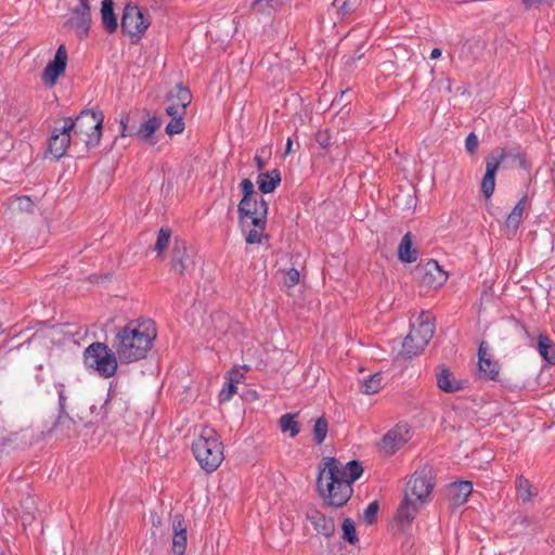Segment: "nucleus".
Masks as SVG:
<instances>
[{"instance_id": "nucleus-1", "label": "nucleus", "mask_w": 555, "mask_h": 555, "mask_svg": "<svg viewBox=\"0 0 555 555\" xmlns=\"http://www.w3.org/2000/svg\"><path fill=\"white\" fill-rule=\"evenodd\" d=\"M323 464L317 479L318 492L327 505L341 507L350 500L352 485L361 477L363 467L359 461L352 460L343 465L331 456L324 457Z\"/></svg>"}, {"instance_id": "nucleus-2", "label": "nucleus", "mask_w": 555, "mask_h": 555, "mask_svg": "<svg viewBox=\"0 0 555 555\" xmlns=\"http://www.w3.org/2000/svg\"><path fill=\"white\" fill-rule=\"evenodd\" d=\"M156 338V330L151 320H132L119 328L112 348L121 363H132L144 359Z\"/></svg>"}, {"instance_id": "nucleus-3", "label": "nucleus", "mask_w": 555, "mask_h": 555, "mask_svg": "<svg viewBox=\"0 0 555 555\" xmlns=\"http://www.w3.org/2000/svg\"><path fill=\"white\" fill-rule=\"evenodd\" d=\"M434 469L428 465L420 467L406 483L404 498L397 511V520L401 524H411L420 512L421 506L431 493Z\"/></svg>"}, {"instance_id": "nucleus-4", "label": "nucleus", "mask_w": 555, "mask_h": 555, "mask_svg": "<svg viewBox=\"0 0 555 555\" xmlns=\"http://www.w3.org/2000/svg\"><path fill=\"white\" fill-rule=\"evenodd\" d=\"M192 451L201 468L207 473L215 472L224 459L220 436L209 426L203 427L194 439Z\"/></svg>"}, {"instance_id": "nucleus-5", "label": "nucleus", "mask_w": 555, "mask_h": 555, "mask_svg": "<svg viewBox=\"0 0 555 555\" xmlns=\"http://www.w3.org/2000/svg\"><path fill=\"white\" fill-rule=\"evenodd\" d=\"M104 115L101 111L83 109L73 120L64 118L69 130L91 149L100 144Z\"/></svg>"}, {"instance_id": "nucleus-6", "label": "nucleus", "mask_w": 555, "mask_h": 555, "mask_svg": "<svg viewBox=\"0 0 555 555\" xmlns=\"http://www.w3.org/2000/svg\"><path fill=\"white\" fill-rule=\"evenodd\" d=\"M509 159L518 164L519 167H526V159L519 146L498 147L486 157V173L481 180L480 189L486 198L492 196L495 189V175L500 165Z\"/></svg>"}, {"instance_id": "nucleus-7", "label": "nucleus", "mask_w": 555, "mask_h": 555, "mask_svg": "<svg viewBox=\"0 0 555 555\" xmlns=\"http://www.w3.org/2000/svg\"><path fill=\"white\" fill-rule=\"evenodd\" d=\"M434 321L430 312L422 311L402 344V352L406 357L418 356L428 345L435 333Z\"/></svg>"}, {"instance_id": "nucleus-8", "label": "nucleus", "mask_w": 555, "mask_h": 555, "mask_svg": "<svg viewBox=\"0 0 555 555\" xmlns=\"http://www.w3.org/2000/svg\"><path fill=\"white\" fill-rule=\"evenodd\" d=\"M85 363L94 369L104 378L112 377L117 371V354L103 343H93L85 350Z\"/></svg>"}, {"instance_id": "nucleus-9", "label": "nucleus", "mask_w": 555, "mask_h": 555, "mask_svg": "<svg viewBox=\"0 0 555 555\" xmlns=\"http://www.w3.org/2000/svg\"><path fill=\"white\" fill-rule=\"evenodd\" d=\"M151 21L143 14L137 5L127 4L121 17V30L127 34L132 42L141 39Z\"/></svg>"}, {"instance_id": "nucleus-10", "label": "nucleus", "mask_w": 555, "mask_h": 555, "mask_svg": "<svg viewBox=\"0 0 555 555\" xmlns=\"http://www.w3.org/2000/svg\"><path fill=\"white\" fill-rule=\"evenodd\" d=\"M171 268L179 274L190 273L194 270V254L192 250L188 249L185 241H175L171 257Z\"/></svg>"}, {"instance_id": "nucleus-11", "label": "nucleus", "mask_w": 555, "mask_h": 555, "mask_svg": "<svg viewBox=\"0 0 555 555\" xmlns=\"http://www.w3.org/2000/svg\"><path fill=\"white\" fill-rule=\"evenodd\" d=\"M250 202V206L247 207L248 211L238 210L243 229L267 222L268 204L263 197H254Z\"/></svg>"}, {"instance_id": "nucleus-12", "label": "nucleus", "mask_w": 555, "mask_h": 555, "mask_svg": "<svg viewBox=\"0 0 555 555\" xmlns=\"http://www.w3.org/2000/svg\"><path fill=\"white\" fill-rule=\"evenodd\" d=\"M91 23L89 0H79V4L72 10L67 25L75 30L79 38L88 35Z\"/></svg>"}, {"instance_id": "nucleus-13", "label": "nucleus", "mask_w": 555, "mask_h": 555, "mask_svg": "<svg viewBox=\"0 0 555 555\" xmlns=\"http://www.w3.org/2000/svg\"><path fill=\"white\" fill-rule=\"evenodd\" d=\"M67 64V51L64 44H61L54 59L50 61L43 69L41 79L44 85L53 87L56 83L57 78L65 72Z\"/></svg>"}, {"instance_id": "nucleus-14", "label": "nucleus", "mask_w": 555, "mask_h": 555, "mask_svg": "<svg viewBox=\"0 0 555 555\" xmlns=\"http://www.w3.org/2000/svg\"><path fill=\"white\" fill-rule=\"evenodd\" d=\"M409 429L406 424H398L390 429L380 440L379 449L386 455H392L408 441Z\"/></svg>"}, {"instance_id": "nucleus-15", "label": "nucleus", "mask_w": 555, "mask_h": 555, "mask_svg": "<svg viewBox=\"0 0 555 555\" xmlns=\"http://www.w3.org/2000/svg\"><path fill=\"white\" fill-rule=\"evenodd\" d=\"M421 282L430 288H438L443 285L448 279L447 273L441 269L436 260H429L420 268Z\"/></svg>"}, {"instance_id": "nucleus-16", "label": "nucleus", "mask_w": 555, "mask_h": 555, "mask_svg": "<svg viewBox=\"0 0 555 555\" xmlns=\"http://www.w3.org/2000/svg\"><path fill=\"white\" fill-rule=\"evenodd\" d=\"M63 122L62 127L54 128L49 142V151L55 158H61L66 153L70 144L72 131L66 122Z\"/></svg>"}, {"instance_id": "nucleus-17", "label": "nucleus", "mask_w": 555, "mask_h": 555, "mask_svg": "<svg viewBox=\"0 0 555 555\" xmlns=\"http://www.w3.org/2000/svg\"><path fill=\"white\" fill-rule=\"evenodd\" d=\"M472 491L473 483L467 480L455 481L447 487L448 498L453 507H459L466 503Z\"/></svg>"}, {"instance_id": "nucleus-18", "label": "nucleus", "mask_w": 555, "mask_h": 555, "mask_svg": "<svg viewBox=\"0 0 555 555\" xmlns=\"http://www.w3.org/2000/svg\"><path fill=\"white\" fill-rule=\"evenodd\" d=\"M478 358L479 370L485 374V376L492 380L496 379L500 373V365L496 361L491 360L489 346L486 341H481L479 345Z\"/></svg>"}, {"instance_id": "nucleus-19", "label": "nucleus", "mask_w": 555, "mask_h": 555, "mask_svg": "<svg viewBox=\"0 0 555 555\" xmlns=\"http://www.w3.org/2000/svg\"><path fill=\"white\" fill-rule=\"evenodd\" d=\"M175 534L172 538V553L173 555H184L186 548V528L183 525L181 515H176L172 520Z\"/></svg>"}, {"instance_id": "nucleus-20", "label": "nucleus", "mask_w": 555, "mask_h": 555, "mask_svg": "<svg viewBox=\"0 0 555 555\" xmlns=\"http://www.w3.org/2000/svg\"><path fill=\"white\" fill-rule=\"evenodd\" d=\"M167 100L178 101V104H169L167 107H173L175 111L185 113L186 107L190 105L192 101V94L188 88L181 85H177L172 90L168 92Z\"/></svg>"}, {"instance_id": "nucleus-21", "label": "nucleus", "mask_w": 555, "mask_h": 555, "mask_svg": "<svg viewBox=\"0 0 555 555\" xmlns=\"http://www.w3.org/2000/svg\"><path fill=\"white\" fill-rule=\"evenodd\" d=\"M436 377L438 387L446 392H456L464 387L463 382L454 378L451 371L444 366L440 367Z\"/></svg>"}, {"instance_id": "nucleus-22", "label": "nucleus", "mask_w": 555, "mask_h": 555, "mask_svg": "<svg viewBox=\"0 0 555 555\" xmlns=\"http://www.w3.org/2000/svg\"><path fill=\"white\" fill-rule=\"evenodd\" d=\"M160 119L157 117H151L140 125L134 131V135L141 141H147L152 145L156 143L154 140V132L160 127Z\"/></svg>"}, {"instance_id": "nucleus-23", "label": "nucleus", "mask_w": 555, "mask_h": 555, "mask_svg": "<svg viewBox=\"0 0 555 555\" xmlns=\"http://www.w3.org/2000/svg\"><path fill=\"white\" fill-rule=\"evenodd\" d=\"M259 190L264 193L273 192L281 183V173L279 169H273L267 172H260L257 179Z\"/></svg>"}, {"instance_id": "nucleus-24", "label": "nucleus", "mask_w": 555, "mask_h": 555, "mask_svg": "<svg viewBox=\"0 0 555 555\" xmlns=\"http://www.w3.org/2000/svg\"><path fill=\"white\" fill-rule=\"evenodd\" d=\"M418 251L413 247L412 234L408 232L401 240L398 247V257L402 262L411 263L416 261Z\"/></svg>"}, {"instance_id": "nucleus-25", "label": "nucleus", "mask_w": 555, "mask_h": 555, "mask_svg": "<svg viewBox=\"0 0 555 555\" xmlns=\"http://www.w3.org/2000/svg\"><path fill=\"white\" fill-rule=\"evenodd\" d=\"M527 202H528V197H527V195H524L519 199V202L515 205V207L513 208V210L506 218L505 225L513 233H515L517 231V229L519 228V225L522 221Z\"/></svg>"}, {"instance_id": "nucleus-26", "label": "nucleus", "mask_w": 555, "mask_h": 555, "mask_svg": "<svg viewBox=\"0 0 555 555\" xmlns=\"http://www.w3.org/2000/svg\"><path fill=\"white\" fill-rule=\"evenodd\" d=\"M315 531L324 537H331L335 531V524L333 518L326 517L323 514L315 512L309 516Z\"/></svg>"}, {"instance_id": "nucleus-27", "label": "nucleus", "mask_w": 555, "mask_h": 555, "mask_svg": "<svg viewBox=\"0 0 555 555\" xmlns=\"http://www.w3.org/2000/svg\"><path fill=\"white\" fill-rule=\"evenodd\" d=\"M101 15L104 28L111 34L114 33L117 29L118 24L114 13L113 0L102 1Z\"/></svg>"}, {"instance_id": "nucleus-28", "label": "nucleus", "mask_w": 555, "mask_h": 555, "mask_svg": "<svg viewBox=\"0 0 555 555\" xmlns=\"http://www.w3.org/2000/svg\"><path fill=\"white\" fill-rule=\"evenodd\" d=\"M166 113L171 117V120L166 126V132L169 135L179 134L183 132L185 124H184V115L185 113H180L175 111L173 107H166Z\"/></svg>"}, {"instance_id": "nucleus-29", "label": "nucleus", "mask_w": 555, "mask_h": 555, "mask_svg": "<svg viewBox=\"0 0 555 555\" xmlns=\"http://www.w3.org/2000/svg\"><path fill=\"white\" fill-rule=\"evenodd\" d=\"M284 3V0H254L251 10L257 14L270 15Z\"/></svg>"}, {"instance_id": "nucleus-30", "label": "nucleus", "mask_w": 555, "mask_h": 555, "mask_svg": "<svg viewBox=\"0 0 555 555\" xmlns=\"http://www.w3.org/2000/svg\"><path fill=\"white\" fill-rule=\"evenodd\" d=\"M518 498L524 502H530L537 494L538 490L524 476L517 477Z\"/></svg>"}, {"instance_id": "nucleus-31", "label": "nucleus", "mask_w": 555, "mask_h": 555, "mask_svg": "<svg viewBox=\"0 0 555 555\" xmlns=\"http://www.w3.org/2000/svg\"><path fill=\"white\" fill-rule=\"evenodd\" d=\"M243 198L238 204V210L248 211L247 207L250 206V201L254 197H260L255 193L254 183L249 179H243L241 182Z\"/></svg>"}, {"instance_id": "nucleus-32", "label": "nucleus", "mask_w": 555, "mask_h": 555, "mask_svg": "<svg viewBox=\"0 0 555 555\" xmlns=\"http://www.w3.org/2000/svg\"><path fill=\"white\" fill-rule=\"evenodd\" d=\"M74 427L75 422L73 418L65 411H61L52 430L61 436H69L74 431Z\"/></svg>"}, {"instance_id": "nucleus-33", "label": "nucleus", "mask_w": 555, "mask_h": 555, "mask_svg": "<svg viewBox=\"0 0 555 555\" xmlns=\"http://www.w3.org/2000/svg\"><path fill=\"white\" fill-rule=\"evenodd\" d=\"M102 409L105 414L113 413L114 410L125 411L127 410L126 402L121 400V398L109 388L107 393V399L105 403L102 405Z\"/></svg>"}, {"instance_id": "nucleus-34", "label": "nucleus", "mask_w": 555, "mask_h": 555, "mask_svg": "<svg viewBox=\"0 0 555 555\" xmlns=\"http://www.w3.org/2000/svg\"><path fill=\"white\" fill-rule=\"evenodd\" d=\"M295 414H284L280 417V428L283 433H289L292 438L296 437L300 431V425L295 421Z\"/></svg>"}, {"instance_id": "nucleus-35", "label": "nucleus", "mask_w": 555, "mask_h": 555, "mask_svg": "<svg viewBox=\"0 0 555 555\" xmlns=\"http://www.w3.org/2000/svg\"><path fill=\"white\" fill-rule=\"evenodd\" d=\"M538 350L543 359H545L547 362L552 364H555V350L553 348L551 339L547 336H539Z\"/></svg>"}, {"instance_id": "nucleus-36", "label": "nucleus", "mask_w": 555, "mask_h": 555, "mask_svg": "<svg viewBox=\"0 0 555 555\" xmlns=\"http://www.w3.org/2000/svg\"><path fill=\"white\" fill-rule=\"evenodd\" d=\"M382 387V375L380 373H374L369 378L361 382V390L366 395H373L378 392Z\"/></svg>"}, {"instance_id": "nucleus-37", "label": "nucleus", "mask_w": 555, "mask_h": 555, "mask_svg": "<svg viewBox=\"0 0 555 555\" xmlns=\"http://www.w3.org/2000/svg\"><path fill=\"white\" fill-rule=\"evenodd\" d=\"M266 228V223L261 225H249L243 231L246 232V243L247 244H261L264 237L263 231Z\"/></svg>"}, {"instance_id": "nucleus-38", "label": "nucleus", "mask_w": 555, "mask_h": 555, "mask_svg": "<svg viewBox=\"0 0 555 555\" xmlns=\"http://www.w3.org/2000/svg\"><path fill=\"white\" fill-rule=\"evenodd\" d=\"M328 431V423L325 417L321 416L315 421L313 427V440L315 444H321L327 435Z\"/></svg>"}, {"instance_id": "nucleus-39", "label": "nucleus", "mask_w": 555, "mask_h": 555, "mask_svg": "<svg viewBox=\"0 0 555 555\" xmlns=\"http://www.w3.org/2000/svg\"><path fill=\"white\" fill-rule=\"evenodd\" d=\"M171 231L168 228H162L158 232L155 250L158 255L163 254L169 245Z\"/></svg>"}, {"instance_id": "nucleus-40", "label": "nucleus", "mask_w": 555, "mask_h": 555, "mask_svg": "<svg viewBox=\"0 0 555 555\" xmlns=\"http://www.w3.org/2000/svg\"><path fill=\"white\" fill-rule=\"evenodd\" d=\"M344 539L350 544H356L359 540L353 521L350 518H346L343 521Z\"/></svg>"}, {"instance_id": "nucleus-41", "label": "nucleus", "mask_w": 555, "mask_h": 555, "mask_svg": "<svg viewBox=\"0 0 555 555\" xmlns=\"http://www.w3.org/2000/svg\"><path fill=\"white\" fill-rule=\"evenodd\" d=\"M236 392V386L233 384V376L229 377V383L225 387L221 389L219 392V400L221 402H225L231 400L233 395Z\"/></svg>"}, {"instance_id": "nucleus-42", "label": "nucleus", "mask_w": 555, "mask_h": 555, "mask_svg": "<svg viewBox=\"0 0 555 555\" xmlns=\"http://www.w3.org/2000/svg\"><path fill=\"white\" fill-rule=\"evenodd\" d=\"M378 503L376 501L371 502L367 507L364 509L363 518L367 524H373L376 519L378 513Z\"/></svg>"}, {"instance_id": "nucleus-43", "label": "nucleus", "mask_w": 555, "mask_h": 555, "mask_svg": "<svg viewBox=\"0 0 555 555\" xmlns=\"http://www.w3.org/2000/svg\"><path fill=\"white\" fill-rule=\"evenodd\" d=\"M479 147V140L478 137L470 132L465 140V150L469 155H475L477 150Z\"/></svg>"}, {"instance_id": "nucleus-44", "label": "nucleus", "mask_w": 555, "mask_h": 555, "mask_svg": "<svg viewBox=\"0 0 555 555\" xmlns=\"http://www.w3.org/2000/svg\"><path fill=\"white\" fill-rule=\"evenodd\" d=\"M532 519L529 516L518 514L514 520L513 525L517 531L526 530L529 526H531Z\"/></svg>"}, {"instance_id": "nucleus-45", "label": "nucleus", "mask_w": 555, "mask_h": 555, "mask_svg": "<svg viewBox=\"0 0 555 555\" xmlns=\"http://www.w3.org/2000/svg\"><path fill=\"white\" fill-rule=\"evenodd\" d=\"M299 282V272L298 270L292 268L285 274V284L288 287L295 286Z\"/></svg>"}, {"instance_id": "nucleus-46", "label": "nucleus", "mask_w": 555, "mask_h": 555, "mask_svg": "<svg viewBox=\"0 0 555 555\" xmlns=\"http://www.w3.org/2000/svg\"><path fill=\"white\" fill-rule=\"evenodd\" d=\"M129 121H130V116L129 115H125L120 119V127H121V135L122 137L134 135V131L128 129Z\"/></svg>"}, {"instance_id": "nucleus-47", "label": "nucleus", "mask_w": 555, "mask_h": 555, "mask_svg": "<svg viewBox=\"0 0 555 555\" xmlns=\"http://www.w3.org/2000/svg\"><path fill=\"white\" fill-rule=\"evenodd\" d=\"M317 142L320 144L321 147L326 149L330 145V137H328V134L326 132L318 133Z\"/></svg>"}, {"instance_id": "nucleus-48", "label": "nucleus", "mask_w": 555, "mask_h": 555, "mask_svg": "<svg viewBox=\"0 0 555 555\" xmlns=\"http://www.w3.org/2000/svg\"><path fill=\"white\" fill-rule=\"evenodd\" d=\"M57 395H59L61 411H64L66 397L64 395V386L63 385L57 386Z\"/></svg>"}, {"instance_id": "nucleus-49", "label": "nucleus", "mask_w": 555, "mask_h": 555, "mask_svg": "<svg viewBox=\"0 0 555 555\" xmlns=\"http://www.w3.org/2000/svg\"><path fill=\"white\" fill-rule=\"evenodd\" d=\"M255 162L257 164L258 170H262L266 166V162L258 155L255 156Z\"/></svg>"}, {"instance_id": "nucleus-50", "label": "nucleus", "mask_w": 555, "mask_h": 555, "mask_svg": "<svg viewBox=\"0 0 555 555\" xmlns=\"http://www.w3.org/2000/svg\"><path fill=\"white\" fill-rule=\"evenodd\" d=\"M17 201L21 206H26V207L31 206L30 199L26 196L20 197V198H17Z\"/></svg>"}, {"instance_id": "nucleus-51", "label": "nucleus", "mask_w": 555, "mask_h": 555, "mask_svg": "<svg viewBox=\"0 0 555 555\" xmlns=\"http://www.w3.org/2000/svg\"><path fill=\"white\" fill-rule=\"evenodd\" d=\"M441 53L442 52L439 48H435L431 50L430 59H433V60L439 59L441 56Z\"/></svg>"}, {"instance_id": "nucleus-52", "label": "nucleus", "mask_w": 555, "mask_h": 555, "mask_svg": "<svg viewBox=\"0 0 555 555\" xmlns=\"http://www.w3.org/2000/svg\"><path fill=\"white\" fill-rule=\"evenodd\" d=\"M230 376H233V384L235 385V383H238L240 382V378L242 377V375L240 374L238 371H233L230 373Z\"/></svg>"}, {"instance_id": "nucleus-53", "label": "nucleus", "mask_w": 555, "mask_h": 555, "mask_svg": "<svg viewBox=\"0 0 555 555\" xmlns=\"http://www.w3.org/2000/svg\"><path fill=\"white\" fill-rule=\"evenodd\" d=\"M351 0H346L344 2V4L341 5L340 10L344 12V13H348L349 12V4H350Z\"/></svg>"}, {"instance_id": "nucleus-54", "label": "nucleus", "mask_w": 555, "mask_h": 555, "mask_svg": "<svg viewBox=\"0 0 555 555\" xmlns=\"http://www.w3.org/2000/svg\"><path fill=\"white\" fill-rule=\"evenodd\" d=\"M292 145H293V141L291 138L287 139V142H286V147H285V153L286 154H289L292 153Z\"/></svg>"}, {"instance_id": "nucleus-55", "label": "nucleus", "mask_w": 555, "mask_h": 555, "mask_svg": "<svg viewBox=\"0 0 555 555\" xmlns=\"http://www.w3.org/2000/svg\"><path fill=\"white\" fill-rule=\"evenodd\" d=\"M170 104H178V101L177 100H173V101H169Z\"/></svg>"}, {"instance_id": "nucleus-56", "label": "nucleus", "mask_w": 555, "mask_h": 555, "mask_svg": "<svg viewBox=\"0 0 555 555\" xmlns=\"http://www.w3.org/2000/svg\"><path fill=\"white\" fill-rule=\"evenodd\" d=\"M520 327H521V330H522L525 333H527V330H526V327H525L524 325H520Z\"/></svg>"}]
</instances>
